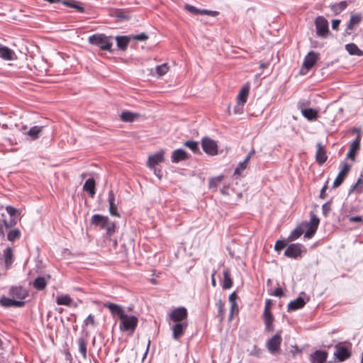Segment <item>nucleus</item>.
<instances>
[{
    "instance_id": "603ef678",
    "label": "nucleus",
    "mask_w": 363,
    "mask_h": 363,
    "mask_svg": "<svg viewBox=\"0 0 363 363\" xmlns=\"http://www.w3.org/2000/svg\"><path fill=\"white\" fill-rule=\"evenodd\" d=\"M132 38L133 40H138V41H144V40H146L148 38V36L145 33H142L138 34V35H133Z\"/></svg>"
},
{
    "instance_id": "2eb2a0df",
    "label": "nucleus",
    "mask_w": 363,
    "mask_h": 363,
    "mask_svg": "<svg viewBox=\"0 0 363 363\" xmlns=\"http://www.w3.org/2000/svg\"><path fill=\"white\" fill-rule=\"evenodd\" d=\"M0 57L7 61L17 59V56L13 50L1 45H0Z\"/></svg>"
},
{
    "instance_id": "49530a36",
    "label": "nucleus",
    "mask_w": 363,
    "mask_h": 363,
    "mask_svg": "<svg viewBox=\"0 0 363 363\" xmlns=\"http://www.w3.org/2000/svg\"><path fill=\"white\" fill-rule=\"evenodd\" d=\"M21 237V232L18 229L11 230L7 235V238L9 241H14Z\"/></svg>"
},
{
    "instance_id": "423d86ee",
    "label": "nucleus",
    "mask_w": 363,
    "mask_h": 363,
    "mask_svg": "<svg viewBox=\"0 0 363 363\" xmlns=\"http://www.w3.org/2000/svg\"><path fill=\"white\" fill-rule=\"evenodd\" d=\"M281 333V330L278 331L267 342V347L272 354H275L280 350V345L282 341Z\"/></svg>"
},
{
    "instance_id": "052dcab7",
    "label": "nucleus",
    "mask_w": 363,
    "mask_h": 363,
    "mask_svg": "<svg viewBox=\"0 0 363 363\" xmlns=\"http://www.w3.org/2000/svg\"><path fill=\"white\" fill-rule=\"evenodd\" d=\"M200 13L201 14H206V15L212 16H216L218 14V11L203 9L200 11Z\"/></svg>"
},
{
    "instance_id": "0e129e2a",
    "label": "nucleus",
    "mask_w": 363,
    "mask_h": 363,
    "mask_svg": "<svg viewBox=\"0 0 363 363\" xmlns=\"http://www.w3.org/2000/svg\"><path fill=\"white\" fill-rule=\"evenodd\" d=\"M250 354L256 357H259L261 354V350L256 346H254L252 350L250 352Z\"/></svg>"
},
{
    "instance_id": "bf43d9fd",
    "label": "nucleus",
    "mask_w": 363,
    "mask_h": 363,
    "mask_svg": "<svg viewBox=\"0 0 363 363\" xmlns=\"http://www.w3.org/2000/svg\"><path fill=\"white\" fill-rule=\"evenodd\" d=\"M230 318L232 319L233 316V313L235 311H238V306L237 303H230Z\"/></svg>"
},
{
    "instance_id": "c756f323",
    "label": "nucleus",
    "mask_w": 363,
    "mask_h": 363,
    "mask_svg": "<svg viewBox=\"0 0 363 363\" xmlns=\"http://www.w3.org/2000/svg\"><path fill=\"white\" fill-rule=\"evenodd\" d=\"M117 47L121 50H125L128 48L130 38L128 36H117L116 38Z\"/></svg>"
},
{
    "instance_id": "680f3d73",
    "label": "nucleus",
    "mask_w": 363,
    "mask_h": 363,
    "mask_svg": "<svg viewBox=\"0 0 363 363\" xmlns=\"http://www.w3.org/2000/svg\"><path fill=\"white\" fill-rule=\"evenodd\" d=\"M272 295L277 296V297L282 296L284 295L282 289L281 287L276 288L275 290L274 291Z\"/></svg>"
},
{
    "instance_id": "e433bc0d",
    "label": "nucleus",
    "mask_w": 363,
    "mask_h": 363,
    "mask_svg": "<svg viewBox=\"0 0 363 363\" xmlns=\"http://www.w3.org/2000/svg\"><path fill=\"white\" fill-rule=\"evenodd\" d=\"M347 6V2L346 1H342L337 4H335L331 6L330 9L335 14H338L344 11Z\"/></svg>"
},
{
    "instance_id": "c85d7f7f",
    "label": "nucleus",
    "mask_w": 363,
    "mask_h": 363,
    "mask_svg": "<svg viewBox=\"0 0 363 363\" xmlns=\"http://www.w3.org/2000/svg\"><path fill=\"white\" fill-rule=\"evenodd\" d=\"M250 92V86L248 85H245L242 86L241 90L240 91L238 96L237 101L240 104H245L247 102V96Z\"/></svg>"
},
{
    "instance_id": "8fccbe9b",
    "label": "nucleus",
    "mask_w": 363,
    "mask_h": 363,
    "mask_svg": "<svg viewBox=\"0 0 363 363\" xmlns=\"http://www.w3.org/2000/svg\"><path fill=\"white\" fill-rule=\"evenodd\" d=\"M84 326L91 325L95 326L96 325V321H95V317L94 315L90 314L87 316V318L84 321Z\"/></svg>"
},
{
    "instance_id": "69168bd1",
    "label": "nucleus",
    "mask_w": 363,
    "mask_h": 363,
    "mask_svg": "<svg viewBox=\"0 0 363 363\" xmlns=\"http://www.w3.org/2000/svg\"><path fill=\"white\" fill-rule=\"evenodd\" d=\"M328 188V181L326 182V184L323 186L320 191V197L322 199L325 198V191Z\"/></svg>"
},
{
    "instance_id": "72a5a7b5",
    "label": "nucleus",
    "mask_w": 363,
    "mask_h": 363,
    "mask_svg": "<svg viewBox=\"0 0 363 363\" xmlns=\"http://www.w3.org/2000/svg\"><path fill=\"white\" fill-rule=\"evenodd\" d=\"M346 50L352 55L362 56L363 51L361 50L354 43H350L345 45Z\"/></svg>"
},
{
    "instance_id": "3c124183",
    "label": "nucleus",
    "mask_w": 363,
    "mask_h": 363,
    "mask_svg": "<svg viewBox=\"0 0 363 363\" xmlns=\"http://www.w3.org/2000/svg\"><path fill=\"white\" fill-rule=\"evenodd\" d=\"M352 189L356 191L357 193H363V180L361 178L357 180Z\"/></svg>"
},
{
    "instance_id": "0eeeda50",
    "label": "nucleus",
    "mask_w": 363,
    "mask_h": 363,
    "mask_svg": "<svg viewBox=\"0 0 363 363\" xmlns=\"http://www.w3.org/2000/svg\"><path fill=\"white\" fill-rule=\"evenodd\" d=\"M6 210L11 216V219L9 221H7L4 218H3L2 221L4 222L6 228H9L17 224L18 220V216L20 214V211L11 206H6Z\"/></svg>"
},
{
    "instance_id": "9d476101",
    "label": "nucleus",
    "mask_w": 363,
    "mask_h": 363,
    "mask_svg": "<svg viewBox=\"0 0 363 363\" xmlns=\"http://www.w3.org/2000/svg\"><path fill=\"white\" fill-rule=\"evenodd\" d=\"M187 327V321L175 323L172 326V337L177 340H179L184 335Z\"/></svg>"
},
{
    "instance_id": "a18cd8bd",
    "label": "nucleus",
    "mask_w": 363,
    "mask_h": 363,
    "mask_svg": "<svg viewBox=\"0 0 363 363\" xmlns=\"http://www.w3.org/2000/svg\"><path fill=\"white\" fill-rule=\"evenodd\" d=\"M223 176L220 175L216 177H213L209 179L208 186L210 189L216 188L223 181Z\"/></svg>"
},
{
    "instance_id": "a19ab883",
    "label": "nucleus",
    "mask_w": 363,
    "mask_h": 363,
    "mask_svg": "<svg viewBox=\"0 0 363 363\" xmlns=\"http://www.w3.org/2000/svg\"><path fill=\"white\" fill-rule=\"evenodd\" d=\"M303 228L302 223L297 226L294 230L291 231L289 238L291 240H295L298 239L303 233Z\"/></svg>"
},
{
    "instance_id": "393cba45",
    "label": "nucleus",
    "mask_w": 363,
    "mask_h": 363,
    "mask_svg": "<svg viewBox=\"0 0 363 363\" xmlns=\"http://www.w3.org/2000/svg\"><path fill=\"white\" fill-rule=\"evenodd\" d=\"M3 257L6 268L9 269L14 261V256L12 249L11 247H7L4 251Z\"/></svg>"
},
{
    "instance_id": "473e14b6",
    "label": "nucleus",
    "mask_w": 363,
    "mask_h": 363,
    "mask_svg": "<svg viewBox=\"0 0 363 363\" xmlns=\"http://www.w3.org/2000/svg\"><path fill=\"white\" fill-rule=\"evenodd\" d=\"M10 294L13 297L23 299L25 298L26 292L22 287L14 286L11 288Z\"/></svg>"
},
{
    "instance_id": "f03ea898",
    "label": "nucleus",
    "mask_w": 363,
    "mask_h": 363,
    "mask_svg": "<svg viewBox=\"0 0 363 363\" xmlns=\"http://www.w3.org/2000/svg\"><path fill=\"white\" fill-rule=\"evenodd\" d=\"M120 329L123 331H130L133 333L137 328L138 320L135 315H128L125 314L122 318L120 319Z\"/></svg>"
},
{
    "instance_id": "6e6552de",
    "label": "nucleus",
    "mask_w": 363,
    "mask_h": 363,
    "mask_svg": "<svg viewBox=\"0 0 363 363\" xmlns=\"http://www.w3.org/2000/svg\"><path fill=\"white\" fill-rule=\"evenodd\" d=\"M316 33L319 36L324 37L328 33V22L323 16L316 18L315 21Z\"/></svg>"
},
{
    "instance_id": "ddd939ff",
    "label": "nucleus",
    "mask_w": 363,
    "mask_h": 363,
    "mask_svg": "<svg viewBox=\"0 0 363 363\" xmlns=\"http://www.w3.org/2000/svg\"><path fill=\"white\" fill-rule=\"evenodd\" d=\"M164 150H161L155 154L149 156L147 165L150 168L155 167L157 164L164 161Z\"/></svg>"
},
{
    "instance_id": "6ab92c4d",
    "label": "nucleus",
    "mask_w": 363,
    "mask_h": 363,
    "mask_svg": "<svg viewBox=\"0 0 363 363\" xmlns=\"http://www.w3.org/2000/svg\"><path fill=\"white\" fill-rule=\"evenodd\" d=\"M255 151L254 149H252L247 155V157H245V159L244 160V161L242 162H240L238 164V167H236V169H235V172H234V174H236V175H240L242 172L243 170H245L247 165H248V163L250 160V158L252 157V156L255 154Z\"/></svg>"
},
{
    "instance_id": "20e7f679",
    "label": "nucleus",
    "mask_w": 363,
    "mask_h": 363,
    "mask_svg": "<svg viewBox=\"0 0 363 363\" xmlns=\"http://www.w3.org/2000/svg\"><path fill=\"white\" fill-rule=\"evenodd\" d=\"M203 150L208 155L214 156L218 154L217 143L210 138L205 137L201 140Z\"/></svg>"
},
{
    "instance_id": "e2e57ef3",
    "label": "nucleus",
    "mask_w": 363,
    "mask_h": 363,
    "mask_svg": "<svg viewBox=\"0 0 363 363\" xmlns=\"http://www.w3.org/2000/svg\"><path fill=\"white\" fill-rule=\"evenodd\" d=\"M363 220L362 216H351L349 218V221L350 223H359Z\"/></svg>"
},
{
    "instance_id": "4c0bfd02",
    "label": "nucleus",
    "mask_w": 363,
    "mask_h": 363,
    "mask_svg": "<svg viewBox=\"0 0 363 363\" xmlns=\"http://www.w3.org/2000/svg\"><path fill=\"white\" fill-rule=\"evenodd\" d=\"M102 229H105L106 230V235L110 238L116 231V224L108 218L107 222H106V224Z\"/></svg>"
},
{
    "instance_id": "c03bdc74",
    "label": "nucleus",
    "mask_w": 363,
    "mask_h": 363,
    "mask_svg": "<svg viewBox=\"0 0 363 363\" xmlns=\"http://www.w3.org/2000/svg\"><path fill=\"white\" fill-rule=\"evenodd\" d=\"M184 145L194 153L199 152V143L196 141L188 140L184 143Z\"/></svg>"
},
{
    "instance_id": "5fc2aeb1",
    "label": "nucleus",
    "mask_w": 363,
    "mask_h": 363,
    "mask_svg": "<svg viewBox=\"0 0 363 363\" xmlns=\"http://www.w3.org/2000/svg\"><path fill=\"white\" fill-rule=\"evenodd\" d=\"M362 20V17L359 15H352L350 21L352 22V24L357 25Z\"/></svg>"
},
{
    "instance_id": "37998d69",
    "label": "nucleus",
    "mask_w": 363,
    "mask_h": 363,
    "mask_svg": "<svg viewBox=\"0 0 363 363\" xmlns=\"http://www.w3.org/2000/svg\"><path fill=\"white\" fill-rule=\"evenodd\" d=\"M156 74L158 77H162L169 71V66L167 63L158 65L155 68Z\"/></svg>"
},
{
    "instance_id": "864d4df0",
    "label": "nucleus",
    "mask_w": 363,
    "mask_h": 363,
    "mask_svg": "<svg viewBox=\"0 0 363 363\" xmlns=\"http://www.w3.org/2000/svg\"><path fill=\"white\" fill-rule=\"evenodd\" d=\"M286 246V243L284 241L279 240L276 242L274 249L277 252H280L283 248H284Z\"/></svg>"
},
{
    "instance_id": "09e8293b",
    "label": "nucleus",
    "mask_w": 363,
    "mask_h": 363,
    "mask_svg": "<svg viewBox=\"0 0 363 363\" xmlns=\"http://www.w3.org/2000/svg\"><path fill=\"white\" fill-rule=\"evenodd\" d=\"M13 299L3 297L0 299V304L4 307L13 306Z\"/></svg>"
},
{
    "instance_id": "1a4fd4ad",
    "label": "nucleus",
    "mask_w": 363,
    "mask_h": 363,
    "mask_svg": "<svg viewBox=\"0 0 363 363\" xmlns=\"http://www.w3.org/2000/svg\"><path fill=\"white\" fill-rule=\"evenodd\" d=\"M303 245L298 243L289 245L284 252V255L291 258L300 257L302 252Z\"/></svg>"
},
{
    "instance_id": "f257e3e1",
    "label": "nucleus",
    "mask_w": 363,
    "mask_h": 363,
    "mask_svg": "<svg viewBox=\"0 0 363 363\" xmlns=\"http://www.w3.org/2000/svg\"><path fill=\"white\" fill-rule=\"evenodd\" d=\"M89 43L98 46L102 50L111 51L113 45L112 37L104 34H94L89 37Z\"/></svg>"
},
{
    "instance_id": "2f4dec72",
    "label": "nucleus",
    "mask_w": 363,
    "mask_h": 363,
    "mask_svg": "<svg viewBox=\"0 0 363 363\" xmlns=\"http://www.w3.org/2000/svg\"><path fill=\"white\" fill-rule=\"evenodd\" d=\"M233 285V280L230 278V270L228 269H225L223 271V279L222 286L223 289H228Z\"/></svg>"
},
{
    "instance_id": "13d9d810",
    "label": "nucleus",
    "mask_w": 363,
    "mask_h": 363,
    "mask_svg": "<svg viewBox=\"0 0 363 363\" xmlns=\"http://www.w3.org/2000/svg\"><path fill=\"white\" fill-rule=\"evenodd\" d=\"M244 105V104H240L237 101V104L234 108V113L236 114L242 113Z\"/></svg>"
},
{
    "instance_id": "a211bd4d",
    "label": "nucleus",
    "mask_w": 363,
    "mask_h": 363,
    "mask_svg": "<svg viewBox=\"0 0 363 363\" xmlns=\"http://www.w3.org/2000/svg\"><path fill=\"white\" fill-rule=\"evenodd\" d=\"M317 151L315 153V159L320 165L323 164L327 160V155L325 151L323 145L320 143H318L316 145Z\"/></svg>"
},
{
    "instance_id": "9b49d317",
    "label": "nucleus",
    "mask_w": 363,
    "mask_h": 363,
    "mask_svg": "<svg viewBox=\"0 0 363 363\" xmlns=\"http://www.w3.org/2000/svg\"><path fill=\"white\" fill-rule=\"evenodd\" d=\"M319 59V54L313 51L309 52L305 57L303 67L306 70L311 69Z\"/></svg>"
},
{
    "instance_id": "dca6fc26",
    "label": "nucleus",
    "mask_w": 363,
    "mask_h": 363,
    "mask_svg": "<svg viewBox=\"0 0 363 363\" xmlns=\"http://www.w3.org/2000/svg\"><path fill=\"white\" fill-rule=\"evenodd\" d=\"M350 169V166L347 164V163H345L343 164V167L340 172H339L338 175L337 176L336 179H335L333 182V186L334 188L338 187L344 181L345 177H347L349 171Z\"/></svg>"
},
{
    "instance_id": "aec40b11",
    "label": "nucleus",
    "mask_w": 363,
    "mask_h": 363,
    "mask_svg": "<svg viewBox=\"0 0 363 363\" xmlns=\"http://www.w3.org/2000/svg\"><path fill=\"white\" fill-rule=\"evenodd\" d=\"M360 145V137L358 135L356 139L352 143L350 147L349 152L347 154V157L354 160L355 155L359 149Z\"/></svg>"
},
{
    "instance_id": "5701e85b",
    "label": "nucleus",
    "mask_w": 363,
    "mask_h": 363,
    "mask_svg": "<svg viewBox=\"0 0 363 363\" xmlns=\"http://www.w3.org/2000/svg\"><path fill=\"white\" fill-rule=\"evenodd\" d=\"M263 320L265 325V330L267 332L274 331V325L273 323L274 321V316L272 313H263L262 315Z\"/></svg>"
},
{
    "instance_id": "ea45409f",
    "label": "nucleus",
    "mask_w": 363,
    "mask_h": 363,
    "mask_svg": "<svg viewBox=\"0 0 363 363\" xmlns=\"http://www.w3.org/2000/svg\"><path fill=\"white\" fill-rule=\"evenodd\" d=\"M46 286L47 283L44 277H38L33 281V286L37 290H43Z\"/></svg>"
},
{
    "instance_id": "bb28decb",
    "label": "nucleus",
    "mask_w": 363,
    "mask_h": 363,
    "mask_svg": "<svg viewBox=\"0 0 363 363\" xmlns=\"http://www.w3.org/2000/svg\"><path fill=\"white\" fill-rule=\"evenodd\" d=\"M95 186H96V183H95V181L93 178H89L88 179L84 186H83V189L85 191H87L89 194V196L93 198L95 195Z\"/></svg>"
},
{
    "instance_id": "39448f33",
    "label": "nucleus",
    "mask_w": 363,
    "mask_h": 363,
    "mask_svg": "<svg viewBox=\"0 0 363 363\" xmlns=\"http://www.w3.org/2000/svg\"><path fill=\"white\" fill-rule=\"evenodd\" d=\"M188 312L184 307H178L169 313V318L175 323L187 321Z\"/></svg>"
},
{
    "instance_id": "a878e982",
    "label": "nucleus",
    "mask_w": 363,
    "mask_h": 363,
    "mask_svg": "<svg viewBox=\"0 0 363 363\" xmlns=\"http://www.w3.org/2000/svg\"><path fill=\"white\" fill-rule=\"evenodd\" d=\"M108 218L107 216H104L100 214H95L91 218V223L96 226H99L101 228H103L106 224V222H107Z\"/></svg>"
},
{
    "instance_id": "58836bf2",
    "label": "nucleus",
    "mask_w": 363,
    "mask_h": 363,
    "mask_svg": "<svg viewBox=\"0 0 363 363\" xmlns=\"http://www.w3.org/2000/svg\"><path fill=\"white\" fill-rule=\"evenodd\" d=\"M72 298L69 295H62L57 297L56 303L57 305L69 306L72 303Z\"/></svg>"
},
{
    "instance_id": "f704fd0d",
    "label": "nucleus",
    "mask_w": 363,
    "mask_h": 363,
    "mask_svg": "<svg viewBox=\"0 0 363 363\" xmlns=\"http://www.w3.org/2000/svg\"><path fill=\"white\" fill-rule=\"evenodd\" d=\"M138 117V113H135L130 111H123L121 114V119L124 122H133Z\"/></svg>"
},
{
    "instance_id": "412c9836",
    "label": "nucleus",
    "mask_w": 363,
    "mask_h": 363,
    "mask_svg": "<svg viewBox=\"0 0 363 363\" xmlns=\"http://www.w3.org/2000/svg\"><path fill=\"white\" fill-rule=\"evenodd\" d=\"M108 203L110 214L116 217H120V214L118 213L117 205L115 203V196L113 190H110L108 192Z\"/></svg>"
},
{
    "instance_id": "4d7b16f0",
    "label": "nucleus",
    "mask_w": 363,
    "mask_h": 363,
    "mask_svg": "<svg viewBox=\"0 0 363 363\" xmlns=\"http://www.w3.org/2000/svg\"><path fill=\"white\" fill-rule=\"evenodd\" d=\"M186 9L194 14L200 13V11H201L191 5H186Z\"/></svg>"
},
{
    "instance_id": "4468645a",
    "label": "nucleus",
    "mask_w": 363,
    "mask_h": 363,
    "mask_svg": "<svg viewBox=\"0 0 363 363\" xmlns=\"http://www.w3.org/2000/svg\"><path fill=\"white\" fill-rule=\"evenodd\" d=\"M304 102H299L298 104V109L302 115L309 121L315 120L318 117V112L313 108H303Z\"/></svg>"
},
{
    "instance_id": "338daca9",
    "label": "nucleus",
    "mask_w": 363,
    "mask_h": 363,
    "mask_svg": "<svg viewBox=\"0 0 363 363\" xmlns=\"http://www.w3.org/2000/svg\"><path fill=\"white\" fill-rule=\"evenodd\" d=\"M322 210H323V214L325 216L327 215L328 212L330 211V206L328 203H324L322 206Z\"/></svg>"
},
{
    "instance_id": "7c9ffc66",
    "label": "nucleus",
    "mask_w": 363,
    "mask_h": 363,
    "mask_svg": "<svg viewBox=\"0 0 363 363\" xmlns=\"http://www.w3.org/2000/svg\"><path fill=\"white\" fill-rule=\"evenodd\" d=\"M79 351L82 355L83 359L87 358V340L86 337H81L78 339Z\"/></svg>"
},
{
    "instance_id": "c9c22d12",
    "label": "nucleus",
    "mask_w": 363,
    "mask_h": 363,
    "mask_svg": "<svg viewBox=\"0 0 363 363\" xmlns=\"http://www.w3.org/2000/svg\"><path fill=\"white\" fill-rule=\"evenodd\" d=\"M62 4L75 9L77 11L80 13H83L84 11V8L80 6L77 1L74 0H65L61 1Z\"/></svg>"
},
{
    "instance_id": "79ce46f5",
    "label": "nucleus",
    "mask_w": 363,
    "mask_h": 363,
    "mask_svg": "<svg viewBox=\"0 0 363 363\" xmlns=\"http://www.w3.org/2000/svg\"><path fill=\"white\" fill-rule=\"evenodd\" d=\"M43 128V126H33L28 131V135L33 140H35L39 137V134L42 131Z\"/></svg>"
},
{
    "instance_id": "f8f14e48",
    "label": "nucleus",
    "mask_w": 363,
    "mask_h": 363,
    "mask_svg": "<svg viewBox=\"0 0 363 363\" xmlns=\"http://www.w3.org/2000/svg\"><path fill=\"white\" fill-rule=\"evenodd\" d=\"M336 351L334 353L335 357L340 362H344L351 356V352L347 347L341 345L335 346Z\"/></svg>"
},
{
    "instance_id": "f3484780",
    "label": "nucleus",
    "mask_w": 363,
    "mask_h": 363,
    "mask_svg": "<svg viewBox=\"0 0 363 363\" xmlns=\"http://www.w3.org/2000/svg\"><path fill=\"white\" fill-rule=\"evenodd\" d=\"M327 358L328 352L322 350H316L310 356L311 363H325Z\"/></svg>"
},
{
    "instance_id": "6e6d98bb",
    "label": "nucleus",
    "mask_w": 363,
    "mask_h": 363,
    "mask_svg": "<svg viewBox=\"0 0 363 363\" xmlns=\"http://www.w3.org/2000/svg\"><path fill=\"white\" fill-rule=\"evenodd\" d=\"M272 305V300L270 299H267L266 301H265V306H264V312L263 313H271V311H270V308H271V306Z\"/></svg>"
},
{
    "instance_id": "4be33fe9",
    "label": "nucleus",
    "mask_w": 363,
    "mask_h": 363,
    "mask_svg": "<svg viewBox=\"0 0 363 363\" xmlns=\"http://www.w3.org/2000/svg\"><path fill=\"white\" fill-rule=\"evenodd\" d=\"M187 153L182 149L174 150L171 156V160L173 163H178L180 161L187 160Z\"/></svg>"
},
{
    "instance_id": "7ed1b4c3",
    "label": "nucleus",
    "mask_w": 363,
    "mask_h": 363,
    "mask_svg": "<svg viewBox=\"0 0 363 363\" xmlns=\"http://www.w3.org/2000/svg\"><path fill=\"white\" fill-rule=\"evenodd\" d=\"M319 223V218L314 214L311 215L310 222L302 223L303 230L306 229L304 237L308 239L311 238L316 232Z\"/></svg>"
},
{
    "instance_id": "774afa93",
    "label": "nucleus",
    "mask_w": 363,
    "mask_h": 363,
    "mask_svg": "<svg viewBox=\"0 0 363 363\" xmlns=\"http://www.w3.org/2000/svg\"><path fill=\"white\" fill-rule=\"evenodd\" d=\"M340 23V21L337 19H335L332 21V28L334 30L337 29Z\"/></svg>"
},
{
    "instance_id": "de8ad7c7",
    "label": "nucleus",
    "mask_w": 363,
    "mask_h": 363,
    "mask_svg": "<svg viewBox=\"0 0 363 363\" xmlns=\"http://www.w3.org/2000/svg\"><path fill=\"white\" fill-rule=\"evenodd\" d=\"M218 306V317L219 318L220 321H222L224 318V303L220 299L216 303Z\"/></svg>"
},
{
    "instance_id": "b1692460",
    "label": "nucleus",
    "mask_w": 363,
    "mask_h": 363,
    "mask_svg": "<svg viewBox=\"0 0 363 363\" xmlns=\"http://www.w3.org/2000/svg\"><path fill=\"white\" fill-rule=\"evenodd\" d=\"M105 307L107 308L113 315H117L121 319L125 314L123 308L116 303H106Z\"/></svg>"
},
{
    "instance_id": "cd10ccee",
    "label": "nucleus",
    "mask_w": 363,
    "mask_h": 363,
    "mask_svg": "<svg viewBox=\"0 0 363 363\" xmlns=\"http://www.w3.org/2000/svg\"><path fill=\"white\" fill-rule=\"evenodd\" d=\"M306 304L305 301L301 297H298L296 299L291 301L288 305V311H296L303 308Z\"/></svg>"
}]
</instances>
